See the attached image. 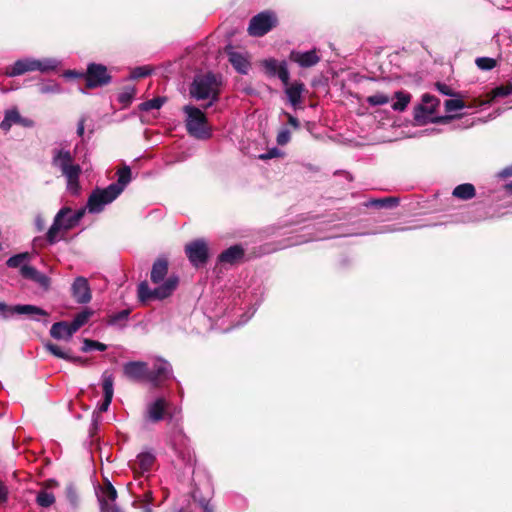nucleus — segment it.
Returning <instances> with one entry per match:
<instances>
[{
    "mask_svg": "<svg viewBox=\"0 0 512 512\" xmlns=\"http://www.w3.org/2000/svg\"><path fill=\"white\" fill-rule=\"evenodd\" d=\"M186 114V129L188 133L197 139H208L211 137V129L207 125L205 114L194 106L187 105L183 108Z\"/></svg>",
    "mask_w": 512,
    "mask_h": 512,
    "instance_id": "0eeeda50",
    "label": "nucleus"
},
{
    "mask_svg": "<svg viewBox=\"0 0 512 512\" xmlns=\"http://www.w3.org/2000/svg\"><path fill=\"white\" fill-rule=\"evenodd\" d=\"M396 101L392 104V108L395 111L402 112L408 106L411 96L409 93L398 91L395 93Z\"/></svg>",
    "mask_w": 512,
    "mask_h": 512,
    "instance_id": "473e14b6",
    "label": "nucleus"
},
{
    "mask_svg": "<svg viewBox=\"0 0 512 512\" xmlns=\"http://www.w3.org/2000/svg\"><path fill=\"white\" fill-rule=\"evenodd\" d=\"M476 65L481 69V70H490L492 68L495 67L496 65V62L494 59L492 58H488V57H480V58H477L476 59Z\"/></svg>",
    "mask_w": 512,
    "mask_h": 512,
    "instance_id": "49530a36",
    "label": "nucleus"
},
{
    "mask_svg": "<svg viewBox=\"0 0 512 512\" xmlns=\"http://www.w3.org/2000/svg\"><path fill=\"white\" fill-rule=\"evenodd\" d=\"M66 498L68 502L76 507L78 505V493L73 485H68L65 490Z\"/></svg>",
    "mask_w": 512,
    "mask_h": 512,
    "instance_id": "de8ad7c7",
    "label": "nucleus"
},
{
    "mask_svg": "<svg viewBox=\"0 0 512 512\" xmlns=\"http://www.w3.org/2000/svg\"><path fill=\"white\" fill-rule=\"evenodd\" d=\"M174 449L183 463L192 468L195 463L194 453L186 444L185 437L181 434L176 436L174 440Z\"/></svg>",
    "mask_w": 512,
    "mask_h": 512,
    "instance_id": "aec40b11",
    "label": "nucleus"
},
{
    "mask_svg": "<svg viewBox=\"0 0 512 512\" xmlns=\"http://www.w3.org/2000/svg\"><path fill=\"white\" fill-rule=\"evenodd\" d=\"M185 253L194 267L202 266L208 259V245L204 239H196L185 246Z\"/></svg>",
    "mask_w": 512,
    "mask_h": 512,
    "instance_id": "9d476101",
    "label": "nucleus"
},
{
    "mask_svg": "<svg viewBox=\"0 0 512 512\" xmlns=\"http://www.w3.org/2000/svg\"><path fill=\"white\" fill-rule=\"evenodd\" d=\"M262 66L269 77L277 76L284 85H287L290 75L285 61L269 58L262 61Z\"/></svg>",
    "mask_w": 512,
    "mask_h": 512,
    "instance_id": "4468645a",
    "label": "nucleus"
},
{
    "mask_svg": "<svg viewBox=\"0 0 512 512\" xmlns=\"http://www.w3.org/2000/svg\"><path fill=\"white\" fill-rule=\"evenodd\" d=\"M38 90L41 94H60L62 92L60 84L53 80L39 84Z\"/></svg>",
    "mask_w": 512,
    "mask_h": 512,
    "instance_id": "c9c22d12",
    "label": "nucleus"
},
{
    "mask_svg": "<svg viewBox=\"0 0 512 512\" xmlns=\"http://www.w3.org/2000/svg\"><path fill=\"white\" fill-rule=\"evenodd\" d=\"M389 97L383 93H377L367 97V102L372 106H380L389 102Z\"/></svg>",
    "mask_w": 512,
    "mask_h": 512,
    "instance_id": "c03bdc74",
    "label": "nucleus"
},
{
    "mask_svg": "<svg viewBox=\"0 0 512 512\" xmlns=\"http://www.w3.org/2000/svg\"><path fill=\"white\" fill-rule=\"evenodd\" d=\"M498 176L499 177H502V178H507V177H511L512 176V165L511 166H508L504 169H502L499 173H498Z\"/></svg>",
    "mask_w": 512,
    "mask_h": 512,
    "instance_id": "4d7b16f0",
    "label": "nucleus"
},
{
    "mask_svg": "<svg viewBox=\"0 0 512 512\" xmlns=\"http://www.w3.org/2000/svg\"><path fill=\"white\" fill-rule=\"evenodd\" d=\"M307 241H309V239L299 240V241L294 242L293 244H301V243H304Z\"/></svg>",
    "mask_w": 512,
    "mask_h": 512,
    "instance_id": "680f3d73",
    "label": "nucleus"
},
{
    "mask_svg": "<svg viewBox=\"0 0 512 512\" xmlns=\"http://www.w3.org/2000/svg\"><path fill=\"white\" fill-rule=\"evenodd\" d=\"M290 132L288 129L281 130L277 135V143L279 145H285L290 141Z\"/></svg>",
    "mask_w": 512,
    "mask_h": 512,
    "instance_id": "09e8293b",
    "label": "nucleus"
},
{
    "mask_svg": "<svg viewBox=\"0 0 512 512\" xmlns=\"http://www.w3.org/2000/svg\"><path fill=\"white\" fill-rule=\"evenodd\" d=\"M220 81L212 73L197 75L190 88V94L197 100L210 99L207 107L211 106L218 98Z\"/></svg>",
    "mask_w": 512,
    "mask_h": 512,
    "instance_id": "423d86ee",
    "label": "nucleus"
},
{
    "mask_svg": "<svg viewBox=\"0 0 512 512\" xmlns=\"http://www.w3.org/2000/svg\"><path fill=\"white\" fill-rule=\"evenodd\" d=\"M14 314L28 315L33 319H38V316H47V312L34 305H15L8 306L0 301V316L8 318Z\"/></svg>",
    "mask_w": 512,
    "mask_h": 512,
    "instance_id": "f8f14e48",
    "label": "nucleus"
},
{
    "mask_svg": "<svg viewBox=\"0 0 512 512\" xmlns=\"http://www.w3.org/2000/svg\"><path fill=\"white\" fill-rule=\"evenodd\" d=\"M151 73V69L148 66L136 67L131 70L129 79H139L148 76Z\"/></svg>",
    "mask_w": 512,
    "mask_h": 512,
    "instance_id": "a18cd8bd",
    "label": "nucleus"
},
{
    "mask_svg": "<svg viewBox=\"0 0 512 512\" xmlns=\"http://www.w3.org/2000/svg\"><path fill=\"white\" fill-rule=\"evenodd\" d=\"M136 95V88L134 86H126L122 92L118 95V101L124 107L131 104L132 100Z\"/></svg>",
    "mask_w": 512,
    "mask_h": 512,
    "instance_id": "72a5a7b5",
    "label": "nucleus"
},
{
    "mask_svg": "<svg viewBox=\"0 0 512 512\" xmlns=\"http://www.w3.org/2000/svg\"><path fill=\"white\" fill-rule=\"evenodd\" d=\"M74 333L69 322L66 321L56 322L50 329V335L57 340H68Z\"/></svg>",
    "mask_w": 512,
    "mask_h": 512,
    "instance_id": "c85d7f7f",
    "label": "nucleus"
},
{
    "mask_svg": "<svg viewBox=\"0 0 512 512\" xmlns=\"http://www.w3.org/2000/svg\"><path fill=\"white\" fill-rule=\"evenodd\" d=\"M68 361L75 363V364H79V365L87 364V360L83 359L82 357L71 356V355H70V358H68Z\"/></svg>",
    "mask_w": 512,
    "mask_h": 512,
    "instance_id": "13d9d810",
    "label": "nucleus"
},
{
    "mask_svg": "<svg viewBox=\"0 0 512 512\" xmlns=\"http://www.w3.org/2000/svg\"><path fill=\"white\" fill-rule=\"evenodd\" d=\"M36 502L41 507H50L55 502L53 493L42 490L38 493Z\"/></svg>",
    "mask_w": 512,
    "mask_h": 512,
    "instance_id": "58836bf2",
    "label": "nucleus"
},
{
    "mask_svg": "<svg viewBox=\"0 0 512 512\" xmlns=\"http://www.w3.org/2000/svg\"><path fill=\"white\" fill-rule=\"evenodd\" d=\"M192 496H193V499L199 503L203 512H213V507L210 505L209 499L201 498L199 496L198 488L194 489Z\"/></svg>",
    "mask_w": 512,
    "mask_h": 512,
    "instance_id": "37998d69",
    "label": "nucleus"
},
{
    "mask_svg": "<svg viewBox=\"0 0 512 512\" xmlns=\"http://www.w3.org/2000/svg\"><path fill=\"white\" fill-rule=\"evenodd\" d=\"M63 76L65 78H82L85 77V74L82 72H77L75 70H67L64 72Z\"/></svg>",
    "mask_w": 512,
    "mask_h": 512,
    "instance_id": "864d4df0",
    "label": "nucleus"
},
{
    "mask_svg": "<svg viewBox=\"0 0 512 512\" xmlns=\"http://www.w3.org/2000/svg\"><path fill=\"white\" fill-rule=\"evenodd\" d=\"M150 281L154 284L153 288L146 281L138 285V297L141 302L164 300L170 297L179 285L178 275H168V261L164 258H159L153 263Z\"/></svg>",
    "mask_w": 512,
    "mask_h": 512,
    "instance_id": "f257e3e1",
    "label": "nucleus"
},
{
    "mask_svg": "<svg viewBox=\"0 0 512 512\" xmlns=\"http://www.w3.org/2000/svg\"><path fill=\"white\" fill-rule=\"evenodd\" d=\"M45 348L53 354L55 357L68 360L70 358V354L67 351H63L58 345L47 342L45 344Z\"/></svg>",
    "mask_w": 512,
    "mask_h": 512,
    "instance_id": "79ce46f5",
    "label": "nucleus"
},
{
    "mask_svg": "<svg viewBox=\"0 0 512 512\" xmlns=\"http://www.w3.org/2000/svg\"><path fill=\"white\" fill-rule=\"evenodd\" d=\"M244 255V250L239 245H234L224 250L218 257L219 262L233 264Z\"/></svg>",
    "mask_w": 512,
    "mask_h": 512,
    "instance_id": "c756f323",
    "label": "nucleus"
},
{
    "mask_svg": "<svg viewBox=\"0 0 512 512\" xmlns=\"http://www.w3.org/2000/svg\"><path fill=\"white\" fill-rule=\"evenodd\" d=\"M475 194V187L470 183L460 184L452 192V195L460 200H470Z\"/></svg>",
    "mask_w": 512,
    "mask_h": 512,
    "instance_id": "7c9ffc66",
    "label": "nucleus"
},
{
    "mask_svg": "<svg viewBox=\"0 0 512 512\" xmlns=\"http://www.w3.org/2000/svg\"><path fill=\"white\" fill-rule=\"evenodd\" d=\"M93 315V311L89 309H84L75 315L73 320L69 323L72 327V332H77L82 326H84Z\"/></svg>",
    "mask_w": 512,
    "mask_h": 512,
    "instance_id": "2f4dec72",
    "label": "nucleus"
},
{
    "mask_svg": "<svg viewBox=\"0 0 512 512\" xmlns=\"http://www.w3.org/2000/svg\"><path fill=\"white\" fill-rule=\"evenodd\" d=\"M165 102V98L156 97L151 100L145 101L139 105V110L141 111H149L152 109H160Z\"/></svg>",
    "mask_w": 512,
    "mask_h": 512,
    "instance_id": "ea45409f",
    "label": "nucleus"
},
{
    "mask_svg": "<svg viewBox=\"0 0 512 512\" xmlns=\"http://www.w3.org/2000/svg\"><path fill=\"white\" fill-rule=\"evenodd\" d=\"M279 155L280 151L277 148H272L267 153L259 155V159L267 160L278 157Z\"/></svg>",
    "mask_w": 512,
    "mask_h": 512,
    "instance_id": "603ef678",
    "label": "nucleus"
},
{
    "mask_svg": "<svg viewBox=\"0 0 512 512\" xmlns=\"http://www.w3.org/2000/svg\"><path fill=\"white\" fill-rule=\"evenodd\" d=\"M290 60L303 68H308L316 65L320 61V56L315 49L305 52L292 51L290 53Z\"/></svg>",
    "mask_w": 512,
    "mask_h": 512,
    "instance_id": "412c9836",
    "label": "nucleus"
},
{
    "mask_svg": "<svg viewBox=\"0 0 512 512\" xmlns=\"http://www.w3.org/2000/svg\"><path fill=\"white\" fill-rule=\"evenodd\" d=\"M177 512H190L188 509H185V508H181L179 509Z\"/></svg>",
    "mask_w": 512,
    "mask_h": 512,
    "instance_id": "e2e57ef3",
    "label": "nucleus"
},
{
    "mask_svg": "<svg viewBox=\"0 0 512 512\" xmlns=\"http://www.w3.org/2000/svg\"><path fill=\"white\" fill-rule=\"evenodd\" d=\"M439 105V100L430 94H424L422 96L421 103L418 104L414 109V119L419 125L434 123V122H446L455 116L439 117L435 115L436 108Z\"/></svg>",
    "mask_w": 512,
    "mask_h": 512,
    "instance_id": "6e6552de",
    "label": "nucleus"
},
{
    "mask_svg": "<svg viewBox=\"0 0 512 512\" xmlns=\"http://www.w3.org/2000/svg\"><path fill=\"white\" fill-rule=\"evenodd\" d=\"M117 181L106 188L95 189L89 196L86 209L89 213L97 214L104 210L105 206L112 203L128 186L132 180L131 168L127 165L116 172Z\"/></svg>",
    "mask_w": 512,
    "mask_h": 512,
    "instance_id": "f03ea898",
    "label": "nucleus"
},
{
    "mask_svg": "<svg viewBox=\"0 0 512 512\" xmlns=\"http://www.w3.org/2000/svg\"><path fill=\"white\" fill-rule=\"evenodd\" d=\"M86 86L88 88H96L107 85L111 81L106 66L102 64L91 63L87 67L85 73Z\"/></svg>",
    "mask_w": 512,
    "mask_h": 512,
    "instance_id": "9b49d317",
    "label": "nucleus"
},
{
    "mask_svg": "<svg viewBox=\"0 0 512 512\" xmlns=\"http://www.w3.org/2000/svg\"><path fill=\"white\" fill-rule=\"evenodd\" d=\"M114 380L111 374L104 372L102 375V388L104 393V399L102 403L98 406V411L100 413L106 412L112 402L114 395Z\"/></svg>",
    "mask_w": 512,
    "mask_h": 512,
    "instance_id": "5701e85b",
    "label": "nucleus"
},
{
    "mask_svg": "<svg viewBox=\"0 0 512 512\" xmlns=\"http://www.w3.org/2000/svg\"><path fill=\"white\" fill-rule=\"evenodd\" d=\"M276 23L277 18L274 13L269 11L261 12L250 20L248 33L254 37H261L275 27Z\"/></svg>",
    "mask_w": 512,
    "mask_h": 512,
    "instance_id": "1a4fd4ad",
    "label": "nucleus"
},
{
    "mask_svg": "<svg viewBox=\"0 0 512 512\" xmlns=\"http://www.w3.org/2000/svg\"><path fill=\"white\" fill-rule=\"evenodd\" d=\"M505 187H506V189H507L508 191L512 192V182H510V183L506 184V186H505Z\"/></svg>",
    "mask_w": 512,
    "mask_h": 512,
    "instance_id": "052dcab7",
    "label": "nucleus"
},
{
    "mask_svg": "<svg viewBox=\"0 0 512 512\" xmlns=\"http://www.w3.org/2000/svg\"><path fill=\"white\" fill-rule=\"evenodd\" d=\"M85 214V209L61 208L55 215L52 225L46 232V240L53 245L62 239V234L74 228Z\"/></svg>",
    "mask_w": 512,
    "mask_h": 512,
    "instance_id": "20e7f679",
    "label": "nucleus"
},
{
    "mask_svg": "<svg viewBox=\"0 0 512 512\" xmlns=\"http://www.w3.org/2000/svg\"><path fill=\"white\" fill-rule=\"evenodd\" d=\"M116 512H121L119 509H116Z\"/></svg>",
    "mask_w": 512,
    "mask_h": 512,
    "instance_id": "0e129e2a",
    "label": "nucleus"
},
{
    "mask_svg": "<svg viewBox=\"0 0 512 512\" xmlns=\"http://www.w3.org/2000/svg\"><path fill=\"white\" fill-rule=\"evenodd\" d=\"M284 114L287 116L290 125H292L294 128H299L300 123L296 117L286 112H284Z\"/></svg>",
    "mask_w": 512,
    "mask_h": 512,
    "instance_id": "6e6d98bb",
    "label": "nucleus"
},
{
    "mask_svg": "<svg viewBox=\"0 0 512 512\" xmlns=\"http://www.w3.org/2000/svg\"><path fill=\"white\" fill-rule=\"evenodd\" d=\"M398 199L394 197H386L381 199H373L368 201L365 205L368 206H375L378 208H392L397 206Z\"/></svg>",
    "mask_w": 512,
    "mask_h": 512,
    "instance_id": "f704fd0d",
    "label": "nucleus"
},
{
    "mask_svg": "<svg viewBox=\"0 0 512 512\" xmlns=\"http://www.w3.org/2000/svg\"><path fill=\"white\" fill-rule=\"evenodd\" d=\"M7 494H8L7 488L2 483H0V503H3L6 501Z\"/></svg>",
    "mask_w": 512,
    "mask_h": 512,
    "instance_id": "bf43d9fd",
    "label": "nucleus"
},
{
    "mask_svg": "<svg viewBox=\"0 0 512 512\" xmlns=\"http://www.w3.org/2000/svg\"><path fill=\"white\" fill-rule=\"evenodd\" d=\"M155 459L152 451H142L134 460L129 461V467L135 474L143 475L152 469Z\"/></svg>",
    "mask_w": 512,
    "mask_h": 512,
    "instance_id": "2eb2a0df",
    "label": "nucleus"
},
{
    "mask_svg": "<svg viewBox=\"0 0 512 512\" xmlns=\"http://www.w3.org/2000/svg\"><path fill=\"white\" fill-rule=\"evenodd\" d=\"M72 296L77 303L86 304L91 300V289L88 280L84 277H77L71 287Z\"/></svg>",
    "mask_w": 512,
    "mask_h": 512,
    "instance_id": "6ab92c4d",
    "label": "nucleus"
},
{
    "mask_svg": "<svg viewBox=\"0 0 512 512\" xmlns=\"http://www.w3.org/2000/svg\"><path fill=\"white\" fill-rule=\"evenodd\" d=\"M61 64V61L56 58H42L36 59L32 57H25L18 59L13 65L6 67L5 75L8 77H16L23 75L27 72L38 71L40 73H48L55 71Z\"/></svg>",
    "mask_w": 512,
    "mask_h": 512,
    "instance_id": "39448f33",
    "label": "nucleus"
},
{
    "mask_svg": "<svg viewBox=\"0 0 512 512\" xmlns=\"http://www.w3.org/2000/svg\"><path fill=\"white\" fill-rule=\"evenodd\" d=\"M30 254L27 252L16 254L12 257H10L6 264L10 268H20L21 266L26 265L25 262L29 261Z\"/></svg>",
    "mask_w": 512,
    "mask_h": 512,
    "instance_id": "e433bc0d",
    "label": "nucleus"
},
{
    "mask_svg": "<svg viewBox=\"0 0 512 512\" xmlns=\"http://www.w3.org/2000/svg\"><path fill=\"white\" fill-rule=\"evenodd\" d=\"M124 375L133 381H148V364L142 361H130L123 366Z\"/></svg>",
    "mask_w": 512,
    "mask_h": 512,
    "instance_id": "f3484780",
    "label": "nucleus"
},
{
    "mask_svg": "<svg viewBox=\"0 0 512 512\" xmlns=\"http://www.w3.org/2000/svg\"><path fill=\"white\" fill-rule=\"evenodd\" d=\"M34 226L37 232L44 231L46 222L42 214H37L34 218Z\"/></svg>",
    "mask_w": 512,
    "mask_h": 512,
    "instance_id": "8fccbe9b",
    "label": "nucleus"
},
{
    "mask_svg": "<svg viewBox=\"0 0 512 512\" xmlns=\"http://www.w3.org/2000/svg\"><path fill=\"white\" fill-rule=\"evenodd\" d=\"M229 62L235 70L241 74H247L250 68V63L246 55L234 51L232 48L227 49Z\"/></svg>",
    "mask_w": 512,
    "mask_h": 512,
    "instance_id": "bb28decb",
    "label": "nucleus"
},
{
    "mask_svg": "<svg viewBox=\"0 0 512 512\" xmlns=\"http://www.w3.org/2000/svg\"><path fill=\"white\" fill-rule=\"evenodd\" d=\"M284 86L288 102L294 108H298L302 103V94L305 91V85L300 81H294L293 83H289L288 81L287 85Z\"/></svg>",
    "mask_w": 512,
    "mask_h": 512,
    "instance_id": "b1692460",
    "label": "nucleus"
},
{
    "mask_svg": "<svg viewBox=\"0 0 512 512\" xmlns=\"http://www.w3.org/2000/svg\"><path fill=\"white\" fill-rule=\"evenodd\" d=\"M172 367L169 362L158 359L153 366V369L148 368V381L154 386L159 387L162 380L170 377Z\"/></svg>",
    "mask_w": 512,
    "mask_h": 512,
    "instance_id": "dca6fc26",
    "label": "nucleus"
},
{
    "mask_svg": "<svg viewBox=\"0 0 512 512\" xmlns=\"http://www.w3.org/2000/svg\"><path fill=\"white\" fill-rule=\"evenodd\" d=\"M438 91L440 93H442L443 95H446V96H456V93H454L452 91V89L446 85V84H442V83H437L436 85Z\"/></svg>",
    "mask_w": 512,
    "mask_h": 512,
    "instance_id": "3c124183",
    "label": "nucleus"
},
{
    "mask_svg": "<svg viewBox=\"0 0 512 512\" xmlns=\"http://www.w3.org/2000/svg\"><path fill=\"white\" fill-rule=\"evenodd\" d=\"M92 349H96V350H99V351H105L107 349V345L104 344V343L95 341V340L84 339L83 340L82 351L83 352H88V351H90Z\"/></svg>",
    "mask_w": 512,
    "mask_h": 512,
    "instance_id": "a19ab883",
    "label": "nucleus"
},
{
    "mask_svg": "<svg viewBox=\"0 0 512 512\" xmlns=\"http://www.w3.org/2000/svg\"><path fill=\"white\" fill-rule=\"evenodd\" d=\"M134 493L132 506L141 512H153V492L150 489L143 490L142 493Z\"/></svg>",
    "mask_w": 512,
    "mask_h": 512,
    "instance_id": "a878e982",
    "label": "nucleus"
},
{
    "mask_svg": "<svg viewBox=\"0 0 512 512\" xmlns=\"http://www.w3.org/2000/svg\"><path fill=\"white\" fill-rule=\"evenodd\" d=\"M129 314H130L129 309H124L122 311L114 313L109 316L107 323L110 326L121 325V323L126 322L128 320Z\"/></svg>",
    "mask_w": 512,
    "mask_h": 512,
    "instance_id": "4c0bfd02",
    "label": "nucleus"
},
{
    "mask_svg": "<svg viewBox=\"0 0 512 512\" xmlns=\"http://www.w3.org/2000/svg\"><path fill=\"white\" fill-rule=\"evenodd\" d=\"M21 276L34 281L44 289H48L50 286V278L30 265L21 266Z\"/></svg>",
    "mask_w": 512,
    "mask_h": 512,
    "instance_id": "393cba45",
    "label": "nucleus"
},
{
    "mask_svg": "<svg viewBox=\"0 0 512 512\" xmlns=\"http://www.w3.org/2000/svg\"><path fill=\"white\" fill-rule=\"evenodd\" d=\"M453 97L454 98L448 99L444 103L445 110L448 113H454V112H458L464 108H474V107H478V106L487 104V102L478 101L474 105H467L465 103V101L461 98L460 94L456 93V96H453Z\"/></svg>",
    "mask_w": 512,
    "mask_h": 512,
    "instance_id": "cd10ccee",
    "label": "nucleus"
},
{
    "mask_svg": "<svg viewBox=\"0 0 512 512\" xmlns=\"http://www.w3.org/2000/svg\"><path fill=\"white\" fill-rule=\"evenodd\" d=\"M14 124H19L23 127H32L34 122L31 119L23 118L17 108H11L5 111L4 118L0 123V128L7 132Z\"/></svg>",
    "mask_w": 512,
    "mask_h": 512,
    "instance_id": "a211bd4d",
    "label": "nucleus"
},
{
    "mask_svg": "<svg viewBox=\"0 0 512 512\" xmlns=\"http://www.w3.org/2000/svg\"><path fill=\"white\" fill-rule=\"evenodd\" d=\"M169 402L164 397H157L146 403L144 417L147 421L157 423L164 419Z\"/></svg>",
    "mask_w": 512,
    "mask_h": 512,
    "instance_id": "ddd939ff",
    "label": "nucleus"
},
{
    "mask_svg": "<svg viewBox=\"0 0 512 512\" xmlns=\"http://www.w3.org/2000/svg\"><path fill=\"white\" fill-rule=\"evenodd\" d=\"M51 163L65 177L67 191L72 195H78L81 189L79 184L81 167L73 163V155L70 150L66 148L53 149Z\"/></svg>",
    "mask_w": 512,
    "mask_h": 512,
    "instance_id": "7ed1b4c3",
    "label": "nucleus"
},
{
    "mask_svg": "<svg viewBox=\"0 0 512 512\" xmlns=\"http://www.w3.org/2000/svg\"><path fill=\"white\" fill-rule=\"evenodd\" d=\"M85 121H86V118L85 117H81L79 122H78V125H77V135L79 137H82L83 134H84V130H85Z\"/></svg>",
    "mask_w": 512,
    "mask_h": 512,
    "instance_id": "5fc2aeb1",
    "label": "nucleus"
},
{
    "mask_svg": "<svg viewBox=\"0 0 512 512\" xmlns=\"http://www.w3.org/2000/svg\"><path fill=\"white\" fill-rule=\"evenodd\" d=\"M116 497V489L111 484L105 486L98 496L101 512H116V509H118L114 504Z\"/></svg>",
    "mask_w": 512,
    "mask_h": 512,
    "instance_id": "4be33fe9",
    "label": "nucleus"
}]
</instances>
